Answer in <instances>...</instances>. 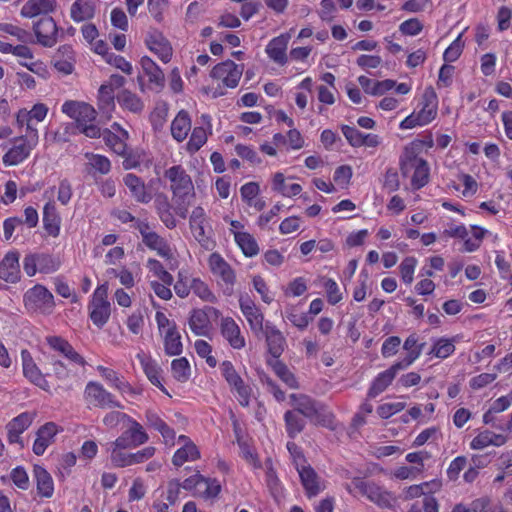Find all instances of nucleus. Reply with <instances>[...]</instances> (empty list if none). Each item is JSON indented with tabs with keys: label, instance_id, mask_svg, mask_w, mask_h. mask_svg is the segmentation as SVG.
I'll list each match as a JSON object with an SVG mask.
<instances>
[{
	"label": "nucleus",
	"instance_id": "603ef678",
	"mask_svg": "<svg viewBox=\"0 0 512 512\" xmlns=\"http://www.w3.org/2000/svg\"><path fill=\"white\" fill-rule=\"evenodd\" d=\"M86 159L88 160V164L97 172L105 175L108 174L111 170V162L110 160L100 154L86 153Z\"/></svg>",
	"mask_w": 512,
	"mask_h": 512
},
{
	"label": "nucleus",
	"instance_id": "e2e57ef3",
	"mask_svg": "<svg viewBox=\"0 0 512 512\" xmlns=\"http://www.w3.org/2000/svg\"><path fill=\"white\" fill-rule=\"evenodd\" d=\"M352 175L353 172L351 166L341 165L335 170L333 180L340 188H347L350 184Z\"/></svg>",
	"mask_w": 512,
	"mask_h": 512
},
{
	"label": "nucleus",
	"instance_id": "c9c22d12",
	"mask_svg": "<svg viewBox=\"0 0 512 512\" xmlns=\"http://www.w3.org/2000/svg\"><path fill=\"white\" fill-rule=\"evenodd\" d=\"M179 439L184 441L185 445L178 449L172 458L173 464L178 467L182 466L186 461H194L200 457V452L196 445L192 442H187L188 438L186 436L182 435Z\"/></svg>",
	"mask_w": 512,
	"mask_h": 512
},
{
	"label": "nucleus",
	"instance_id": "0e129e2a",
	"mask_svg": "<svg viewBox=\"0 0 512 512\" xmlns=\"http://www.w3.org/2000/svg\"><path fill=\"white\" fill-rule=\"evenodd\" d=\"M342 133L349 142V144L353 147H361L364 133L360 132L358 129L352 126L343 125Z\"/></svg>",
	"mask_w": 512,
	"mask_h": 512
},
{
	"label": "nucleus",
	"instance_id": "f03ea898",
	"mask_svg": "<svg viewBox=\"0 0 512 512\" xmlns=\"http://www.w3.org/2000/svg\"><path fill=\"white\" fill-rule=\"evenodd\" d=\"M420 143H411L405 147L400 157V169L403 176L411 177V186L418 190L424 187L429 181L430 168L426 160L419 156L421 152Z\"/></svg>",
	"mask_w": 512,
	"mask_h": 512
},
{
	"label": "nucleus",
	"instance_id": "49530a36",
	"mask_svg": "<svg viewBox=\"0 0 512 512\" xmlns=\"http://www.w3.org/2000/svg\"><path fill=\"white\" fill-rule=\"evenodd\" d=\"M287 433L290 437H295L305 427V421L303 417L295 410L287 411L284 415Z\"/></svg>",
	"mask_w": 512,
	"mask_h": 512
},
{
	"label": "nucleus",
	"instance_id": "864d4df0",
	"mask_svg": "<svg viewBox=\"0 0 512 512\" xmlns=\"http://www.w3.org/2000/svg\"><path fill=\"white\" fill-rule=\"evenodd\" d=\"M192 290V278L186 271H179L177 281L174 284V291L180 298H186Z\"/></svg>",
	"mask_w": 512,
	"mask_h": 512
},
{
	"label": "nucleus",
	"instance_id": "f257e3e1",
	"mask_svg": "<svg viewBox=\"0 0 512 512\" xmlns=\"http://www.w3.org/2000/svg\"><path fill=\"white\" fill-rule=\"evenodd\" d=\"M49 346L59 352L66 362L59 359H52L51 371L60 380H65L77 375L79 368L86 365L85 359L65 339L57 336L47 338Z\"/></svg>",
	"mask_w": 512,
	"mask_h": 512
},
{
	"label": "nucleus",
	"instance_id": "f3484780",
	"mask_svg": "<svg viewBox=\"0 0 512 512\" xmlns=\"http://www.w3.org/2000/svg\"><path fill=\"white\" fill-rule=\"evenodd\" d=\"M242 68L231 60L217 64L211 71V77L221 80L228 88H235L242 76Z\"/></svg>",
	"mask_w": 512,
	"mask_h": 512
},
{
	"label": "nucleus",
	"instance_id": "c85d7f7f",
	"mask_svg": "<svg viewBox=\"0 0 512 512\" xmlns=\"http://www.w3.org/2000/svg\"><path fill=\"white\" fill-rule=\"evenodd\" d=\"M290 40L288 33L273 38L266 47V53L274 62L283 65L287 62L286 50Z\"/></svg>",
	"mask_w": 512,
	"mask_h": 512
},
{
	"label": "nucleus",
	"instance_id": "a18cd8bd",
	"mask_svg": "<svg viewBox=\"0 0 512 512\" xmlns=\"http://www.w3.org/2000/svg\"><path fill=\"white\" fill-rule=\"evenodd\" d=\"M221 492V484L218 480L207 478L202 475L197 494L208 500L216 498Z\"/></svg>",
	"mask_w": 512,
	"mask_h": 512
},
{
	"label": "nucleus",
	"instance_id": "bb28decb",
	"mask_svg": "<svg viewBox=\"0 0 512 512\" xmlns=\"http://www.w3.org/2000/svg\"><path fill=\"white\" fill-rule=\"evenodd\" d=\"M58 432L59 428L54 422H47L41 426L36 433L33 452L38 456L43 455L47 447L54 442Z\"/></svg>",
	"mask_w": 512,
	"mask_h": 512
},
{
	"label": "nucleus",
	"instance_id": "ddd939ff",
	"mask_svg": "<svg viewBox=\"0 0 512 512\" xmlns=\"http://www.w3.org/2000/svg\"><path fill=\"white\" fill-rule=\"evenodd\" d=\"M148 441V435L140 423L131 417L127 420V429L115 441L116 447L135 448Z\"/></svg>",
	"mask_w": 512,
	"mask_h": 512
},
{
	"label": "nucleus",
	"instance_id": "aec40b11",
	"mask_svg": "<svg viewBox=\"0 0 512 512\" xmlns=\"http://www.w3.org/2000/svg\"><path fill=\"white\" fill-rule=\"evenodd\" d=\"M145 43L148 49L156 54L161 61L168 63L172 57V47L164 35L156 30L151 29L146 36Z\"/></svg>",
	"mask_w": 512,
	"mask_h": 512
},
{
	"label": "nucleus",
	"instance_id": "8fccbe9b",
	"mask_svg": "<svg viewBox=\"0 0 512 512\" xmlns=\"http://www.w3.org/2000/svg\"><path fill=\"white\" fill-rule=\"evenodd\" d=\"M192 291L203 301L209 303L217 302V297L215 294L211 291L207 283H205L200 278H192Z\"/></svg>",
	"mask_w": 512,
	"mask_h": 512
},
{
	"label": "nucleus",
	"instance_id": "dca6fc26",
	"mask_svg": "<svg viewBox=\"0 0 512 512\" xmlns=\"http://www.w3.org/2000/svg\"><path fill=\"white\" fill-rule=\"evenodd\" d=\"M54 192L55 187H51L44 192V197L48 198L49 201L43 208V225L47 234L55 238L60 234L61 218L57 212L55 203L51 200Z\"/></svg>",
	"mask_w": 512,
	"mask_h": 512
},
{
	"label": "nucleus",
	"instance_id": "5fc2aeb1",
	"mask_svg": "<svg viewBox=\"0 0 512 512\" xmlns=\"http://www.w3.org/2000/svg\"><path fill=\"white\" fill-rule=\"evenodd\" d=\"M127 448L128 447H116L114 442L110 443L108 451H110L111 454V462L116 467L131 466L130 453H125L122 451Z\"/></svg>",
	"mask_w": 512,
	"mask_h": 512
},
{
	"label": "nucleus",
	"instance_id": "7ed1b4c3",
	"mask_svg": "<svg viewBox=\"0 0 512 512\" xmlns=\"http://www.w3.org/2000/svg\"><path fill=\"white\" fill-rule=\"evenodd\" d=\"M165 177L168 178L171 183L173 200L176 204L175 212L181 218H186L188 214V206L190 205L189 198L194 196V187L191 177L180 165L172 166L167 169Z\"/></svg>",
	"mask_w": 512,
	"mask_h": 512
},
{
	"label": "nucleus",
	"instance_id": "c03bdc74",
	"mask_svg": "<svg viewBox=\"0 0 512 512\" xmlns=\"http://www.w3.org/2000/svg\"><path fill=\"white\" fill-rule=\"evenodd\" d=\"M118 103L125 109L139 113L144 108V103L140 97L129 90H123L117 95Z\"/></svg>",
	"mask_w": 512,
	"mask_h": 512
},
{
	"label": "nucleus",
	"instance_id": "412c9836",
	"mask_svg": "<svg viewBox=\"0 0 512 512\" xmlns=\"http://www.w3.org/2000/svg\"><path fill=\"white\" fill-rule=\"evenodd\" d=\"M20 253L9 251L0 262V279L7 283H17L21 278Z\"/></svg>",
	"mask_w": 512,
	"mask_h": 512
},
{
	"label": "nucleus",
	"instance_id": "774afa93",
	"mask_svg": "<svg viewBox=\"0 0 512 512\" xmlns=\"http://www.w3.org/2000/svg\"><path fill=\"white\" fill-rule=\"evenodd\" d=\"M423 29V25L417 18H411L402 22L399 30L404 35L415 36L418 35Z\"/></svg>",
	"mask_w": 512,
	"mask_h": 512
},
{
	"label": "nucleus",
	"instance_id": "7c9ffc66",
	"mask_svg": "<svg viewBox=\"0 0 512 512\" xmlns=\"http://www.w3.org/2000/svg\"><path fill=\"white\" fill-rule=\"evenodd\" d=\"M123 181L137 202L148 203L152 199L151 194L146 190L144 182L136 175L128 173L123 178Z\"/></svg>",
	"mask_w": 512,
	"mask_h": 512
},
{
	"label": "nucleus",
	"instance_id": "f8f14e48",
	"mask_svg": "<svg viewBox=\"0 0 512 512\" xmlns=\"http://www.w3.org/2000/svg\"><path fill=\"white\" fill-rule=\"evenodd\" d=\"M84 393L88 404L94 407L102 409L122 408L121 403L99 383L89 382Z\"/></svg>",
	"mask_w": 512,
	"mask_h": 512
},
{
	"label": "nucleus",
	"instance_id": "0eeeda50",
	"mask_svg": "<svg viewBox=\"0 0 512 512\" xmlns=\"http://www.w3.org/2000/svg\"><path fill=\"white\" fill-rule=\"evenodd\" d=\"M419 356V350L412 351L403 360L396 362L389 369L380 373L369 388L368 397L374 398L382 393L392 383L397 372L410 366Z\"/></svg>",
	"mask_w": 512,
	"mask_h": 512
},
{
	"label": "nucleus",
	"instance_id": "9b49d317",
	"mask_svg": "<svg viewBox=\"0 0 512 512\" xmlns=\"http://www.w3.org/2000/svg\"><path fill=\"white\" fill-rule=\"evenodd\" d=\"M221 373L230 387L236 391L239 403L246 407L250 402L251 388L235 370L230 361H224L220 366Z\"/></svg>",
	"mask_w": 512,
	"mask_h": 512
},
{
	"label": "nucleus",
	"instance_id": "338daca9",
	"mask_svg": "<svg viewBox=\"0 0 512 512\" xmlns=\"http://www.w3.org/2000/svg\"><path fill=\"white\" fill-rule=\"evenodd\" d=\"M383 188L388 192H394L398 190L400 182L397 171L394 168H389L386 170L383 176Z\"/></svg>",
	"mask_w": 512,
	"mask_h": 512
},
{
	"label": "nucleus",
	"instance_id": "393cba45",
	"mask_svg": "<svg viewBox=\"0 0 512 512\" xmlns=\"http://www.w3.org/2000/svg\"><path fill=\"white\" fill-rule=\"evenodd\" d=\"M208 313H213L215 316L220 314L219 310L209 306L204 309H194L191 312L189 327L194 334L204 336L208 333L210 326Z\"/></svg>",
	"mask_w": 512,
	"mask_h": 512
},
{
	"label": "nucleus",
	"instance_id": "4be33fe9",
	"mask_svg": "<svg viewBox=\"0 0 512 512\" xmlns=\"http://www.w3.org/2000/svg\"><path fill=\"white\" fill-rule=\"evenodd\" d=\"M220 332L233 349L240 350L245 347V338L241 333L239 325L233 318L224 317L221 319Z\"/></svg>",
	"mask_w": 512,
	"mask_h": 512
},
{
	"label": "nucleus",
	"instance_id": "052dcab7",
	"mask_svg": "<svg viewBox=\"0 0 512 512\" xmlns=\"http://www.w3.org/2000/svg\"><path fill=\"white\" fill-rule=\"evenodd\" d=\"M273 371L275 374L284 382L286 383L290 388H296L297 387V381L294 377V375L291 373V371L288 369V367L280 362L276 361L273 366Z\"/></svg>",
	"mask_w": 512,
	"mask_h": 512
},
{
	"label": "nucleus",
	"instance_id": "ea45409f",
	"mask_svg": "<svg viewBox=\"0 0 512 512\" xmlns=\"http://www.w3.org/2000/svg\"><path fill=\"white\" fill-rule=\"evenodd\" d=\"M272 190L284 197H292L300 194L302 187L299 184L286 185L284 174L277 172L272 177Z\"/></svg>",
	"mask_w": 512,
	"mask_h": 512
},
{
	"label": "nucleus",
	"instance_id": "4d7b16f0",
	"mask_svg": "<svg viewBox=\"0 0 512 512\" xmlns=\"http://www.w3.org/2000/svg\"><path fill=\"white\" fill-rule=\"evenodd\" d=\"M34 416V413L24 412L12 419L7 424L6 428H11L12 430L23 433L32 424Z\"/></svg>",
	"mask_w": 512,
	"mask_h": 512
},
{
	"label": "nucleus",
	"instance_id": "4468645a",
	"mask_svg": "<svg viewBox=\"0 0 512 512\" xmlns=\"http://www.w3.org/2000/svg\"><path fill=\"white\" fill-rule=\"evenodd\" d=\"M62 112L75 120L77 128L87 123L94 122L97 115L91 105L73 100L66 101L62 105Z\"/></svg>",
	"mask_w": 512,
	"mask_h": 512
},
{
	"label": "nucleus",
	"instance_id": "bf43d9fd",
	"mask_svg": "<svg viewBox=\"0 0 512 512\" xmlns=\"http://www.w3.org/2000/svg\"><path fill=\"white\" fill-rule=\"evenodd\" d=\"M147 267L150 272L154 274L160 281L165 284L173 283V276L163 267V265L156 259H149L147 262Z\"/></svg>",
	"mask_w": 512,
	"mask_h": 512
},
{
	"label": "nucleus",
	"instance_id": "69168bd1",
	"mask_svg": "<svg viewBox=\"0 0 512 512\" xmlns=\"http://www.w3.org/2000/svg\"><path fill=\"white\" fill-rule=\"evenodd\" d=\"M405 407V402L384 403L377 408V413L381 418L387 419L402 411Z\"/></svg>",
	"mask_w": 512,
	"mask_h": 512
},
{
	"label": "nucleus",
	"instance_id": "3c124183",
	"mask_svg": "<svg viewBox=\"0 0 512 512\" xmlns=\"http://www.w3.org/2000/svg\"><path fill=\"white\" fill-rule=\"evenodd\" d=\"M171 370L173 377L179 382H186L190 377V365L185 357L174 359Z\"/></svg>",
	"mask_w": 512,
	"mask_h": 512
},
{
	"label": "nucleus",
	"instance_id": "a19ab883",
	"mask_svg": "<svg viewBox=\"0 0 512 512\" xmlns=\"http://www.w3.org/2000/svg\"><path fill=\"white\" fill-rule=\"evenodd\" d=\"M234 238L242 252L247 257H253L258 254L259 246L255 238L247 232L234 231Z\"/></svg>",
	"mask_w": 512,
	"mask_h": 512
},
{
	"label": "nucleus",
	"instance_id": "680f3d73",
	"mask_svg": "<svg viewBox=\"0 0 512 512\" xmlns=\"http://www.w3.org/2000/svg\"><path fill=\"white\" fill-rule=\"evenodd\" d=\"M114 107V90L111 85H101L99 89V108L109 111Z\"/></svg>",
	"mask_w": 512,
	"mask_h": 512
},
{
	"label": "nucleus",
	"instance_id": "cd10ccee",
	"mask_svg": "<svg viewBox=\"0 0 512 512\" xmlns=\"http://www.w3.org/2000/svg\"><path fill=\"white\" fill-rule=\"evenodd\" d=\"M262 334L266 338L269 353L275 358L280 357L286 347V339L282 332L267 323Z\"/></svg>",
	"mask_w": 512,
	"mask_h": 512
},
{
	"label": "nucleus",
	"instance_id": "72a5a7b5",
	"mask_svg": "<svg viewBox=\"0 0 512 512\" xmlns=\"http://www.w3.org/2000/svg\"><path fill=\"white\" fill-rule=\"evenodd\" d=\"M34 478L38 494L45 498L52 497L54 493V483L51 475L43 467L35 465Z\"/></svg>",
	"mask_w": 512,
	"mask_h": 512
},
{
	"label": "nucleus",
	"instance_id": "6ab92c4d",
	"mask_svg": "<svg viewBox=\"0 0 512 512\" xmlns=\"http://www.w3.org/2000/svg\"><path fill=\"white\" fill-rule=\"evenodd\" d=\"M297 471L307 497H315L325 489L324 481L310 465L297 464Z\"/></svg>",
	"mask_w": 512,
	"mask_h": 512
},
{
	"label": "nucleus",
	"instance_id": "c756f323",
	"mask_svg": "<svg viewBox=\"0 0 512 512\" xmlns=\"http://www.w3.org/2000/svg\"><path fill=\"white\" fill-rule=\"evenodd\" d=\"M23 372L26 378L43 390H49V383L25 351L22 352Z\"/></svg>",
	"mask_w": 512,
	"mask_h": 512
},
{
	"label": "nucleus",
	"instance_id": "2eb2a0df",
	"mask_svg": "<svg viewBox=\"0 0 512 512\" xmlns=\"http://www.w3.org/2000/svg\"><path fill=\"white\" fill-rule=\"evenodd\" d=\"M206 214L202 207L193 209L189 226L195 240L206 250H211L214 247V242L205 230Z\"/></svg>",
	"mask_w": 512,
	"mask_h": 512
},
{
	"label": "nucleus",
	"instance_id": "09e8293b",
	"mask_svg": "<svg viewBox=\"0 0 512 512\" xmlns=\"http://www.w3.org/2000/svg\"><path fill=\"white\" fill-rule=\"evenodd\" d=\"M140 362L150 382L153 385L163 389L160 377V368L158 365L153 360L146 357H140Z\"/></svg>",
	"mask_w": 512,
	"mask_h": 512
},
{
	"label": "nucleus",
	"instance_id": "6e6d98bb",
	"mask_svg": "<svg viewBox=\"0 0 512 512\" xmlns=\"http://www.w3.org/2000/svg\"><path fill=\"white\" fill-rule=\"evenodd\" d=\"M455 351V345L452 340L441 338L437 340L431 350V354L437 358L445 359Z\"/></svg>",
	"mask_w": 512,
	"mask_h": 512
},
{
	"label": "nucleus",
	"instance_id": "9d476101",
	"mask_svg": "<svg viewBox=\"0 0 512 512\" xmlns=\"http://www.w3.org/2000/svg\"><path fill=\"white\" fill-rule=\"evenodd\" d=\"M38 143V133L15 139L14 146L3 156L5 165L14 166L24 161Z\"/></svg>",
	"mask_w": 512,
	"mask_h": 512
},
{
	"label": "nucleus",
	"instance_id": "6e6552de",
	"mask_svg": "<svg viewBox=\"0 0 512 512\" xmlns=\"http://www.w3.org/2000/svg\"><path fill=\"white\" fill-rule=\"evenodd\" d=\"M107 286H99L93 293L89 303V316L94 325L102 328L109 320L111 314V304L107 299Z\"/></svg>",
	"mask_w": 512,
	"mask_h": 512
},
{
	"label": "nucleus",
	"instance_id": "473e14b6",
	"mask_svg": "<svg viewBox=\"0 0 512 512\" xmlns=\"http://www.w3.org/2000/svg\"><path fill=\"white\" fill-rule=\"evenodd\" d=\"M56 6V0H27L22 6L21 15L32 18L39 14L52 12Z\"/></svg>",
	"mask_w": 512,
	"mask_h": 512
},
{
	"label": "nucleus",
	"instance_id": "b1692460",
	"mask_svg": "<svg viewBox=\"0 0 512 512\" xmlns=\"http://www.w3.org/2000/svg\"><path fill=\"white\" fill-rule=\"evenodd\" d=\"M34 32L40 44L51 47L56 43L57 26L52 17H42L34 24Z\"/></svg>",
	"mask_w": 512,
	"mask_h": 512
},
{
	"label": "nucleus",
	"instance_id": "f704fd0d",
	"mask_svg": "<svg viewBox=\"0 0 512 512\" xmlns=\"http://www.w3.org/2000/svg\"><path fill=\"white\" fill-rule=\"evenodd\" d=\"M191 130V119L185 110L179 111L171 124V134L173 138L182 142L186 139L189 131Z\"/></svg>",
	"mask_w": 512,
	"mask_h": 512
},
{
	"label": "nucleus",
	"instance_id": "13d9d810",
	"mask_svg": "<svg viewBox=\"0 0 512 512\" xmlns=\"http://www.w3.org/2000/svg\"><path fill=\"white\" fill-rule=\"evenodd\" d=\"M417 265V260L414 257H406L401 262L399 269H400V275L401 279L404 283L410 285L413 282V275L415 272V268Z\"/></svg>",
	"mask_w": 512,
	"mask_h": 512
},
{
	"label": "nucleus",
	"instance_id": "58836bf2",
	"mask_svg": "<svg viewBox=\"0 0 512 512\" xmlns=\"http://www.w3.org/2000/svg\"><path fill=\"white\" fill-rule=\"evenodd\" d=\"M164 340V351L168 356H178L183 351L181 334L177 328L161 334Z\"/></svg>",
	"mask_w": 512,
	"mask_h": 512
},
{
	"label": "nucleus",
	"instance_id": "e433bc0d",
	"mask_svg": "<svg viewBox=\"0 0 512 512\" xmlns=\"http://www.w3.org/2000/svg\"><path fill=\"white\" fill-rule=\"evenodd\" d=\"M95 7L91 0H76L71 6V17L76 22L93 18Z\"/></svg>",
	"mask_w": 512,
	"mask_h": 512
},
{
	"label": "nucleus",
	"instance_id": "a211bd4d",
	"mask_svg": "<svg viewBox=\"0 0 512 512\" xmlns=\"http://www.w3.org/2000/svg\"><path fill=\"white\" fill-rule=\"evenodd\" d=\"M239 305L254 335L257 337L262 335L265 326L263 325L264 315L260 309L249 297H241Z\"/></svg>",
	"mask_w": 512,
	"mask_h": 512
},
{
	"label": "nucleus",
	"instance_id": "37998d69",
	"mask_svg": "<svg viewBox=\"0 0 512 512\" xmlns=\"http://www.w3.org/2000/svg\"><path fill=\"white\" fill-rule=\"evenodd\" d=\"M97 369L101 373L102 377L105 380H107L108 382H110L111 385L113 387H115L118 391H120L121 393H123V394L135 393L134 389L130 386V384L128 382L124 381L123 379H121L118 376L117 372H115L114 370L103 367V366H98Z\"/></svg>",
	"mask_w": 512,
	"mask_h": 512
},
{
	"label": "nucleus",
	"instance_id": "5701e85b",
	"mask_svg": "<svg viewBox=\"0 0 512 512\" xmlns=\"http://www.w3.org/2000/svg\"><path fill=\"white\" fill-rule=\"evenodd\" d=\"M290 398L294 410L303 417L314 420L320 415L322 406L309 396L304 394H291Z\"/></svg>",
	"mask_w": 512,
	"mask_h": 512
},
{
	"label": "nucleus",
	"instance_id": "79ce46f5",
	"mask_svg": "<svg viewBox=\"0 0 512 512\" xmlns=\"http://www.w3.org/2000/svg\"><path fill=\"white\" fill-rule=\"evenodd\" d=\"M144 73L148 76L151 83L157 86H163L165 77L160 67L148 56H143L140 61Z\"/></svg>",
	"mask_w": 512,
	"mask_h": 512
},
{
	"label": "nucleus",
	"instance_id": "39448f33",
	"mask_svg": "<svg viewBox=\"0 0 512 512\" xmlns=\"http://www.w3.org/2000/svg\"><path fill=\"white\" fill-rule=\"evenodd\" d=\"M346 489L351 494L354 490L358 491L361 495L366 496L371 502L381 508H392L397 501L396 497L391 492L383 489L374 482H366L360 478L353 479L351 484L346 485Z\"/></svg>",
	"mask_w": 512,
	"mask_h": 512
},
{
	"label": "nucleus",
	"instance_id": "1a4fd4ad",
	"mask_svg": "<svg viewBox=\"0 0 512 512\" xmlns=\"http://www.w3.org/2000/svg\"><path fill=\"white\" fill-rule=\"evenodd\" d=\"M60 262L48 253H29L23 259V269L27 276L37 273L50 274L58 270Z\"/></svg>",
	"mask_w": 512,
	"mask_h": 512
},
{
	"label": "nucleus",
	"instance_id": "2f4dec72",
	"mask_svg": "<svg viewBox=\"0 0 512 512\" xmlns=\"http://www.w3.org/2000/svg\"><path fill=\"white\" fill-rule=\"evenodd\" d=\"M436 114V95L432 88H428L425 90L423 94V106L421 110L417 113L420 119V124L427 125L435 118Z\"/></svg>",
	"mask_w": 512,
	"mask_h": 512
},
{
	"label": "nucleus",
	"instance_id": "20e7f679",
	"mask_svg": "<svg viewBox=\"0 0 512 512\" xmlns=\"http://www.w3.org/2000/svg\"><path fill=\"white\" fill-rule=\"evenodd\" d=\"M25 309L34 314L50 315L55 309L53 294L41 284H36L28 289L23 296Z\"/></svg>",
	"mask_w": 512,
	"mask_h": 512
},
{
	"label": "nucleus",
	"instance_id": "4c0bfd02",
	"mask_svg": "<svg viewBox=\"0 0 512 512\" xmlns=\"http://www.w3.org/2000/svg\"><path fill=\"white\" fill-rule=\"evenodd\" d=\"M150 249L157 251V254L163 258H171L172 251L166 240L160 237L156 232L152 231L142 240Z\"/></svg>",
	"mask_w": 512,
	"mask_h": 512
},
{
	"label": "nucleus",
	"instance_id": "a878e982",
	"mask_svg": "<svg viewBox=\"0 0 512 512\" xmlns=\"http://www.w3.org/2000/svg\"><path fill=\"white\" fill-rule=\"evenodd\" d=\"M112 128H114L118 134H115L107 129L104 130L102 137L105 141V144L110 147L116 154L125 156L126 151L128 150L126 140L128 139L129 134L117 123H114Z\"/></svg>",
	"mask_w": 512,
	"mask_h": 512
},
{
	"label": "nucleus",
	"instance_id": "de8ad7c7",
	"mask_svg": "<svg viewBox=\"0 0 512 512\" xmlns=\"http://www.w3.org/2000/svg\"><path fill=\"white\" fill-rule=\"evenodd\" d=\"M208 134H210L209 130L204 126L195 127L187 143V151L190 153L197 152L206 143Z\"/></svg>",
	"mask_w": 512,
	"mask_h": 512
},
{
	"label": "nucleus",
	"instance_id": "423d86ee",
	"mask_svg": "<svg viewBox=\"0 0 512 512\" xmlns=\"http://www.w3.org/2000/svg\"><path fill=\"white\" fill-rule=\"evenodd\" d=\"M208 266L225 295H232L236 283V274L231 265L217 252L208 258Z\"/></svg>",
	"mask_w": 512,
	"mask_h": 512
}]
</instances>
